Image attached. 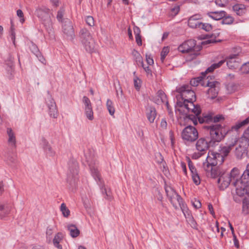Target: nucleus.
I'll return each instance as SVG.
<instances>
[{"mask_svg": "<svg viewBox=\"0 0 249 249\" xmlns=\"http://www.w3.org/2000/svg\"><path fill=\"white\" fill-rule=\"evenodd\" d=\"M203 127L209 134V136L207 138L209 140L210 145L212 147L217 144L229 133L228 128L225 125L223 126L219 124L206 125Z\"/></svg>", "mask_w": 249, "mask_h": 249, "instance_id": "1", "label": "nucleus"}, {"mask_svg": "<svg viewBox=\"0 0 249 249\" xmlns=\"http://www.w3.org/2000/svg\"><path fill=\"white\" fill-rule=\"evenodd\" d=\"M35 14L40 19L48 33L50 40L55 39L54 32L53 27V23L51 18V13L48 8L45 7H38L35 11Z\"/></svg>", "mask_w": 249, "mask_h": 249, "instance_id": "2", "label": "nucleus"}, {"mask_svg": "<svg viewBox=\"0 0 249 249\" xmlns=\"http://www.w3.org/2000/svg\"><path fill=\"white\" fill-rule=\"evenodd\" d=\"M239 170L237 168H233L230 173L225 172V173H223L217 180L219 189L221 190H225L231 183L236 188L239 187L241 186L240 183H234L235 182L240 180V178H239Z\"/></svg>", "mask_w": 249, "mask_h": 249, "instance_id": "3", "label": "nucleus"}, {"mask_svg": "<svg viewBox=\"0 0 249 249\" xmlns=\"http://www.w3.org/2000/svg\"><path fill=\"white\" fill-rule=\"evenodd\" d=\"M196 42L194 39L187 40L178 46V50L182 53H191L194 55L193 57H196L199 54L198 52L202 48L201 45H197Z\"/></svg>", "mask_w": 249, "mask_h": 249, "instance_id": "4", "label": "nucleus"}, {"mask_svg": "<svg viewBox=\"0 0 249 249\" xmlns=\"http://www.w3.org/2000/svg\"><path fill=\"white\" fill-rule=\"evenodd\" d=\"M177 91L179 95L177 96V101L181 99V103H187L190 101H196V94L191 89L190 86L184 85L177 89Z\"/></svg>", "mask_w": 249, "mask_h": 249, "instance_id": "5", "label": "nucleus"}, {"mask_svg": "<svg viewBox=\"0 0 249 249\" xmlns=\"http://www.w3.org/2000/svg\"><path fill=\"white\" fill-rule=\"evenodd\" d=\"M212 77L208 76L206 79L202 81V86L209 87L207 91L208 97L212 99H214L217 95L220 89V83L216 81H211Z\"/></svg>", "mask_w": 249, "mask_h": 249, "instance_id": "6", "label": "nucleus"}, {"mask_svg": "<svg viewBox=\"0 0 249 249\" xmlns=\"http://www.w3.org/2000/svg\"><path fill=\"white\" fill-rule=\"evenodd\" d=\"M90 171L92 177L100 187L102 194L105 196V198L107 200H110L112 198L111 192L109 190L107 191V190L105 188L104 181L98 169L95 168L94 167H93L90 168Z\"/></svg>", "mask_w": 249, "mask_h": 249, "instance_id": "7", "label": "nucleus"}, {"mask_svg": "<svg viewBox=\"0 0 249 249\" xmlns=\"http://www.w3.org/2000/svg\"><path fill=\"white\" fill-rule=\"evenodd\" d=\"M182 139L189 142H194L198 138L197 129L192 125L185 127L181 132Z\"/></svg>", "mask_w": 249, "mask_h": 249, "instance_id": "8", "label": "nucleus"}, {"mask_svg": "<svg viewBox=\"0 0 249 249\" xmlns=\"http://www.w3.org/2000/svg\"><path fill=\"white\" fill-rule=\"evenodd\" d=\"M78 180V165L76 161L69 163V171L67 175V181L71 185L74 184Z\"/></svg>", "mask_w": 249, "mask_h": 249, "instance_id": "9", "label": "nucleus"}, {"mask_svg": "<svg viewBox=\"0 0 249 249\" xmlns=\"http://www.w3.org/2000/svg\"><path fill=\"white\" fill-rule=\"evenodd\" d=\"M45 101L49 109L50 116L53 118H57L58 115L57 107L54 99L50 94L49 91L47 92V95L45 98Z\"/></svg>", "mask_w": 249, "mask_h": 249, "instance_id": "10", "label": "nucleus"}, {"mask_svg": "<svg viewBox=\"0 0 249 249\" xmlns=\"http://www.w3.org/2000/svg\"><path fill=\"white\" fill-rule=\"evenodd\" d=\"M201 113V109L199 105H197L195 109L192 108L190 110L185 112V118L191 120L194 125L197 124V119Z\"/></svg>", "mask_w": 249, "mask_h": 249, "instance_id": "11", "label": "nucleus"}, {"mask_svg": "<svg viewBox=\"0 0 249 249\" xmlns=\"http://www.w3.org/2000/svg\"><path fill=\"white\" fill-rule=\"evenodd\" d=\"M63 32L68 39L72 40L74 36V32L72 22L67 19L63 23L62 26Z\"/></svg>", "mask_w": 249, "mask_h": 249, "instance_id": "12", "label": "nucleus"}, {"mask_svg": "<svg viewBox=\"0 0 249 249\" xmlns=\"http://www.w3.org/2000/svg\"><path fill=\"white\" fill-rule=\"evenodd\" d=\"M210 146H212L210 145L209 140L208 139L207 137L199 138L198 139L196 144V150L200 152H203L204 153L207 151Z\"/></svg>", "mask_w": 249, "mask_h": 249, "instance_id": "13", "label": "nucleus"}, {"mask_svg": "<svg viewBox=\"0 0 249 249\" xmlns=\"http://www.w3.org/2000/svg\"><path fill=\"white\" fill-rule=\"evenodd\" d=\"M27 45L32 53L35 55L39 61L44 64L45 62V59L42 55L37 45L32 41H30Z\"/></svg>", "mask_w": 249, "mask_h": 249, "instance_id": "14", "label": "nucleus"}, {"mask_svg": "<svg viewBox=\"0 0 249 249\" xmlns=\"http://www.w3.org/2000/svg\"><path fill=\"white\" fill-rule=\"evenodd\" d=\"M204 169L206 172L207 176L211 177L213 178L217 177H219V178L223 173H225V172L221 171L219 167L216 166H208L204 168Z\"/></svg>", "mask_w": 249, "mask_h": 249, "instance_id": "15", "label": "nucleus"}, {"mask_svg": "<svg viewBox=\"0 0 249 249\" xmlns=\"http://www.w3.org/2000/svg\"><path fill=\"white\" fill-rule=\"evenodd\" d=\"M237 54L230 55L227 58V65L230 69H236L239 67V61Z\"/></svg>", "mask_w": 249, "mask_h": 249, "instance_id": "16", "label": "nucleus"}, {"mask_svg": "<svg viewBox=\"0 0 249 249\" xmlns=\"http://www.w3.org/2000/svg\"><path fill=\"white\" fill-rule=\"evenodd\" d=\"M165 190L167 196L169 199L170 201L173 204L174 207H177L175 206L176 201H177L178 197H181L173 188L171 187H165Z\"/></svg>", "mask_w": 249, "mask_h": 249, "instance_id": "17", "label": "nucleus"}, {"mask_svg": "<svg viewBox=\"0 0 249 249\" xmlns=\"http://www.w3.org/2000/svg\"><path fill=\"white\" fill-rule=\"evenodd\" d=\"M201 18V16L199 14H196L191 16L188 20V26L193 29L198 28L200 23L199 20Z\"/></svg>", "mask_w": 249, "mask_h": 249, "instance_id": "18", "label": "nucleus"}, {"mask_svg": "<svg viewBox=\"0 0 249 249\" xmlns=\"http://www.w3.org/2000/svg\"><path fill=\"white\" fill-rule=\"evenodd\" d=\"M233 10L239 16L245 17L248 14L249 10L246 6L242 4H236L233 6Z\"/></svg>", "mask_w": 249, "mask_h": 249, "instance_id": "19", "label": "nucleus"}, {"mask_svg": "<svg viewBox=\"0 0 249 249\" xmlns=\"http://www.w3.org/2000/svg\"><path fill=\"white\" fill-rule=\"evenodd\" d=\"M248 146L246 145L245 143H240L239 146L235 148V155L237 159H241L245 154H246L247 147Z\"/></svg>", "mask_w": 249, "mask_h": 249, "instance_id": "20", "label": "nucleus"}, {"mask_svg": "<svg viewBox=\"0 0 249 249\" xmlns=\"http://www.w3.org/2000/svg\"><path fill=\"white\" fill-rule=\"evenodd\" d=\"M249 123V116L246 119L241 121H238L235 124L232 125L231 128H228L229 130V133L232 131H238L240 128L246 125Z\"/></svg>", "mask_w": 249, "mask_h": 249, "instance_id": "21", "label": "nucleus"}, {"mask_svg": "<svg viewBox=\"0 0 249 249\" xmlns=\"http://www.w3.org/2000/svg\"><path fill=\"white\" fill-rule=\"evenodd\" d=\"M146 117L150 123H153L157 116L156 108L154 107L150 106L146 108Z\"/></svg>", "mask_w": 249, "mask_h": 249, "instance_id": "22", "label": "nucleus"}, {"mask_svg": "<svg viewBox=\"0 0 249 249\" xmlns=\"http://www.w3.org/2000/svg\"><path fill=\"white\" fill-rule=\"evenodd\" d=\"M79 36L82 43L92 38V36L86 28H82L79 32Z\"/></svg>", "mask_w": 249, "mask_h": 249, "instance_id": "23", "label": "nucleus"}, {"mask_svg": "<svg viewBox=\"0 0 249 249\" xmlns=\"http://www.w3.org/2000/svg\"><path fill=\"white\" fill-rule=\"evenodd\" d=\"M234 183H240L241 185L245 186H249V171L245 170L240 178V180L235 182Z\"/></svg>", "mask_w": 249, "mask_h": 249, "instance_id": "24", "label": "nucleus"}, {"mask_svg": "<svg viewBox=\"0 0 249 249\" xmlns=\"http://www.w3.org/2000/svg\"><path fill=\"white\" fill-rule=\"evenodd\" d=\"M7 133L8 136V142L9 144L15 148L16 147V139L15 134L11 128H7Z\"/></svg>", "mask_w": 249, "mask_h": 249, "instance_id": "25", "label": "nucleus"}, {"mask_svg": "<svg viewBox=\"0 0 249 249\" xmlns=\"http://www.w3.org/2000/svg\"><path fill=\"white\" fill-rule=\"evenodd\" d=\"M82 43L87 52L91 53L95 51V42L93 38Z\"/></svg>", "mask_w": 249, "mask_h": 249, "instance_id": "26", "label": "nucleus"}, {"mask_svg": "<svg viewBox=\"0 0 249 249\" xmlns=\"http://www.w3.org/2000/svg\"><path fill=\"white\" fill-rule=\"evenodd\" d=\"M195 101H190L187 103H181L180 100L177 101V105L180 107H184L187 111L190 110L192 108L195 109L197 105H195L194 102Z\"/></svg>", "mask_w": 249, "mask_h": 249, "instance_id": "27", "label": "nucleus"}, {"mask_svg": "<svg viewBox=\"0 0 249 249\" xmlns=\"http://www.w3.org/2000/svg\"><path fill=\"white\" fill-rule=\"evenodd\" d=\"M208 15L212 18L216 20H219L224 18L227 15V13L224 11H215L209 13Z\"/></svg>", "mask_w": 249, "mask_h": 249, "instance_id": "28", "label": "nucleus"}, {"mask_svg": "<svg viewBox=\"0 0 249 249\" xmlns=\"http://www.w3.org/2000/svg\"><path fill=\"white\" fill-rule=\"evenodd\" d=\"M233 145L234 144H230L228 146H220L217 152L222 156L225 159L228 156Z\"/></svg>", "mask_w": 249, "mask_h": 249, "instance_id": "29", "label": "nucleus"}, {"mask_svg": "<svg viewBox=\"0 0 249 249\" xmlns=\"http://www.w3.org/2000/svg\"><path fill=\"white\" fill-rule=\"evenodd\" d=\"M225 62V60H221L217 63H214L212 64L210 67L208 68L204 72H202V76L205 78L207 73L213 71L214 69L221 66Z\"/></svg>", "mask_w": 249, "mask_h": 249, "instance_id": "30", "label": "nucleus"}, {"mask_svg": "<svg viewBox=\"0 0 249 249\" xmlns=\"http://www.w3.org/2000/svg\"><path fill=\"white\" fill-rule=\"evenodd\" d=\"M247 186L241 185L239 187H237L236 189V193L238 195L241 196L245 194L246 196L248 197V199L249 200V187L247 188Z\"/></svg>", "mask_w": 249, "mask_h": 249, "instance_id": "31", "label": "nucleus"}, {"mask_svg": "<svg viewBox=\"0 0 249 249\" xmlns=\"http://www.w3.org/2000/svg\"><path fill=\"white\" fill-rule=\"evenodd\" d=\"M213 116L211 114H202V117L199 116L197 121L200 124L206 123L209 124L210 123H213ZM209 125V124H208Z\"/></svg>", "mask_w": 249, "mask_h": 249, "instance_id": "32", "label": "nucleus"}, {"mask_svg": "<svg viewBox=\"0 0 249 249\" xmlns=\"http://www.w3.org/2000/svg\"><path fill=\"white\" fill-rule=\"evenodd\" d=\"M240 143H245L246 145H249V126L245 130L242 136L239 139Z\"/></svg>", "mask_w": 249, "mask_h": 249, "instance_id": "33", "label": "nucleus"}, {"mask_svg": "<svg viewBox=\"0 0 249 249\" xmlns=\"http://www.w3.org/2000/svg\"><path fill=\"white\" fill-rule=\"evenodd\" d=\"M217 162L214 160L213 156L211 155H208L206 159V161L203 163V168L206 167H215L217 165Z\"/></svg>", "mask_w": 249, "mask_h": 249, "instance_id": "34", "label": "nucleus"}, {"mask_svg": "<svg viewBox=\"0 0 249 249\" xmlns=\"http://www.w3.org/2000/svg\"><path fill=\"white\" fill-rule=\"evenodd\" d=\"M62 234H55L53 239V245L58 249H62V246L59 244V243L63 240V238L62 236H60Z\"/></svg>", "mask_w": 249, "mask_h": 249, "instance_id": "35", "label": "nucleus"}, {"mask_svg": "<svg viewBox=\"0 0 249 249\" xmlns=\"http://www.w3.org/2000/svg\"><path fill=\"white\" fill-rule=\"evenodd\" d=\"M211 155L213 156L214 160L217 162V165L222 164L225 160L224 158L218 152H212Z\"/></svg>", "mask_w": 249, "mask_h": 249, "instance_id": "36", "label": "nucleus"}, {"mask_svg": "<svg viewBox=\"0 0 249 249\" xmlns=\"http://www.w3.org/2000/svg\"><path fill=\"white\" fill-rule=\"evenodd\" d=\"M132 54L133 55L137 64H140L142 67H143L142 58L139 53L134 50L132 52Z\"/></svg>", "mask_w": 249, "mask_h": 249, "instance_id": "37", "label": "nucleus"}, {"mask_svg": "<svg viewBox=\"0 0 249 249\" xmlns=\"http://www.w3.org/2000/svg\"><path fill=\"white\" fill-rule=\"evenodd\" d=\"M206 79V78H205L203 76L191 79L190 81V85L193 87H196L199 85V84H200L202 85V81Z\"/></svg>", "mask_w": 249, "mask_h": 249, "instance_id": "38", "label": "nucleus"}, {"mask_svg": "<svg viewBox=\"0 0 249 249\" xmlns=\"http://www.w3.org/2000/svg\"><path fill=\"white\" fill-rule=\"evenodd\" d=\"M242 212L245 214L249 213V200L247 197H245L242 202Z\"/></svg>", "mask_w": 249, "mask_h": 249, "instance_id": "39", "label": "nucleus"}, {"mask_svg": "<svg viewBox=\"0 0 249 249\" xmlns=\"http://www.w3.org/2000/svg\"><path fill=\"white\" fill-rule=\"evenodd\" d=\"M10 212V209L8 207H5L3 205H0V216L3 219L5 216L8 214Z\"/></svg>", "mask_w": 249, "mask_h": 249, "instance_id": "40", "label": "nucleus"}, {"mask_svg": "<svg viewBox=\"0 0 249 249\" xmlns=\"http://www.w3.org/2000/svg\"><path fill=\"white\" fill-rule=\"evenodd\" d=\"M157 97L159 98L163 103H165L166 105H168V102L167 99L166 95L162 90H158L157 93Z\"/></svg>", "mask_w": 249, "mask_h": 249, "instance_id": "41", "label": "nucleus"}, {"mask_svg": "<svg viewBox=\"0 0 249 249\" xmlns=\"http://www.w3.org/2000/svg\"><path fill=\"white\" fill-rule=\"evenodd\" d=\"M182 212L183 213L185 217H186L185 212H188V209L187 208L186 204L183 200V199L181 197H178V199L177 200Z\"/></svg>", "mask_w": 249, "mask_h": 249, "instance_id": "42", "label": "nucleus"}, {"mask_svg": "<svg viewBox=\"0 0 249 249\" xmlns=\"http://www.w3.org/2000/svg\"><path fill=\"white\" fill-rule=\"evenodd\" d=\"M198 29H202L206 32H209L212 30V26L209 23H205L200 22Z\"/></svg>", "mask_w": 249, "mask_h": 249, "instance_id": "43", "label": "nucleus"}, {"mask_svg": "<svg viewBox=\"0 0 249 249\" xmlns=\"http://www.w3.org/2000/svg\"><path fill=\"white\" fill-rule=\"evenodd\" d=\"M60 210L64 217H68L70 215V211L66 207V205L65 203H63L61 204Z\"/></svg>", "mask_w": 249, "mask_h": 249, "instance_id": "44", "label": "nucleus"}, {"mask_svg": "<svg viewBox=\"0 0 249 249\" xmlns=\"http://www.w3.org/2000/svg\"><path fill=\"white\" fill-rule=\"evenodd\" d=\"M85 113L89 120L91 121L93 119V112L92 107L85 108Z\"/></svg>", "mask_w": 249, "mask_h": 249, "instance_id": "45", "label": "nucleus"}, {"mask_svg": "<svg viewBox=\"0 0 249 249\" xmlns=\"http://www.w3.org/2000/svg\"><path fill=\"white\" fill-rule=\"evenodd\" d=\"M107 110L111 115H113L115 112V108L113 106V103L110 99H107Z\"/></svg>", "mask_w": 249, "mask_h": 249, "instance_id": "46", "label": "nucleus"}, {"mask_svg": "<svg viewBox=\"0 0 249 249\" xmlns=\"http://www.w3.org/2000/svg\"><path fill=\"white\" fill-rule=\"evenodd\" d=\"M188 163L189 169L191 172L192 176L195 175V174H198L196 169L193 165V162L189 158H188Z\"/></svg>", "mask_w": 249, "mask_h": 249, "instance_id": "47", "label": "nucleus"}, {"mask_svg": "<svg viewBox=\"0 0 249 249\" xmlns=\"http://www.w3.org/2000/svg\"><path fill=\"white\" fill-rule=\"evenodd\" d=\"M169 52V48L167 47H164L160 53V60L163 62L168 53Z\"/></svg>", "mask_w": 249, "mask_h": 249, "instance_id": "48", "label": "nucleus"}, {"mask_svg": "<svg viewBox=\"0 0 249 249\" xmlns=\"http://www.w3.org/2000/svg\"><path fill=\"white\" fill-rule=\"evenodd\" d=\"M67 228L70 233H80V231L75 225H69L68 226Z\"/></svg>", "mask_w": 249, "mask_h": 249, "instance_id": "49", "label": "nucleus"}, {"mask_svg": "<svg viewBox=\"0 0 249 249\" xmlns=\"http://www.w3.org/2000/svg\"><path fill=\"white\" fill-rule=\"evenodd\" d=\"M233 21V19L232 17L230 16H226L222 18V20L221 21L222 24H231Z\"/></svg>", "mask_w": 249, "mask_h": 249, "instance_id": "50", "label": "nucleus"}, {"mask_svg": "<svg viewBox=\"0 0 249 249\" xmlns=\"http://www.w3.org/2000/svg\"><path fill=\"white\" fill-rule=\"evenodd\" d=\"M82 101L85 105V108L92 107L91 103L89 99L87 96H84L83 97Z\"/></svg>", "mask_w": 249, "mask_h": 249, "instance_id": "51", "label": "nucleus"}, {"mask_svg": "<svg viewBox=\"0 0 249 249\" xmlns=\"http://www.w3.org/2000/svg\"><path fill=\"white\" fill-rule=\"evenodd\" d=\"M14 58L12 56L11 54H9L5 60V62L6 64L10 67V68H12L13 63H14Z\"/></svg>", "mask_w": 249, "mask_h": 249, "instance_id": "52", "label": "nucleus"}, {"mask_svg": "<svg viewBox=\"0 0 249 249\" xmlns=\"http://www.w3.org/2000/svg\"><path fill=\"white\" fill-rule=\"evenodd\" d=\"M83 201L84 206L86 209L88 210L90 209L91 208V202L87 197L83 198Z\"/></svg>", "mask_w": 249, "mask_h": 249, "instance_id": "53", "label": "nucleus"}, {"mask_svg": "<svg viewBox=\"0 0 249 249\" xmlns=\"http://www.w3.org/2000/svg\"><path fill=\"white\" fill-rule=\"evenodd\" d=\"M224 120V116L222 115L218 114L213 117V123L214 124H217V123L220 122Z\"/></svg>", "mask_w": 249, "mask_h": 249, "instance_id": "54", "label": "nucleus"}, {"mask_svg": "<svg viewBox=\"0 0 249 249\" xmlns=\"http://www.w3.org/2000/svg\"><path fill=\"white\" fill-rule=\"evenodd\" d=\"M241 71L243 73H245L249 72V62L242 65L241 67Z\"/></svg>", "mask_w": 249, "mask_h": 249, "instance_id": "55", "label": "nucleus"}, {"mask_svg": "<svg viewBox=\"0 0 249 249\" xmlns=\"http://www.w3.org/2000/svg\"><path fill=\"white\" fill-rule=\"evenodd\" d=\"M141 81L138 77H136L134 79V87L137 90H139L141 87Z\"/></svg>", "mask_w": 249, "mask_h": 249, "instance_id": "56", "label": "nucleus"}, {"mask_svg": "<svg viewBox=\"0 0 249 249\" xmlns=\"http://www.w3.org/2000/svg\"><path fill=\"white\" fill-rule=\"evenodd\" d=\"M180 10V6L179 5H175L173 8H172L171 9V14L173 16H176Z\"/></svg>", "mask_w": 249, "mask_h": 249, "instance_id": "57", "label": "nucleus"}, {"mask_svg": "<svg viewBox=\"0 0 249 249\" xmlns=\"http://www.w3.org/2000/svg\"><path fill=\"white\" fill-rule=\"evenodd\" d=\"M86 22L89 26H93L94 25V18L92 16H88L86 18Z\"/></svg>", "mask_w": 249, "mask_h": 249, "instance_id": "58", "label": "nucleus"}, {"mask_svg": "<svg viewBox=\"0 0 249 249\" xmlns=\"http://www.w3.org/2000/svg\"><path fill=\"white\" fill-rule=\"evenodd\" d=\"M192 203L193 206L196 208V209H199L201 208V203L200 202V201L196 198H194L193 200H192Z\"/></svg>", "mask_w": 249, "mask_h": 249, "instance_id": "59", "label": "nucleus"}, {"mask_svg": "<svg viewBox=\"0 0 249 249\" xmlns=\"http://www.w3.org/2000/svg\"><path fill=\"white\" fill-rule=\"evenodd\" d=\"M8 164H15L17 163V159L15 157L11 156H8L6 158Z\"/></svg>", "mask_w": 249, "mask_h": 249, "instance_id": "60", "label": "nucleus"}, {"mask_svg": "<svg viewBox=\"0 0 249 249\" xmlns=\"http://www.w3.org/2000/svg\"><path fill=\"white\" fill-rule=\"evenodd\" d=\"M192 177L193 181L196 185H198L200 184V177H199V176L198 175V174H195V175L192 176Z\"/></svg>", "mask_w": 249, "mask_h": 249, "instance_id": "61", "label": "nucleus"}, {"mask_svg": "<svg viewBox=\"0 0 249 249\" xmlns=\"http://www.w3.org/2000/svg\"><path fill=\"white\" fill-rule=\"evenodd\" d=\"M44 151L49 156L53 157L55 155V152L53 150L51 146L46 148Z\"/></svg>", "mask_w": 249, "mask_h": 249, "instance_id": "62", "label": "nucleus"}, {"mask_svg": "<svg viewBox=\"0 0 249 249\" xmlns=\"http://www.w3.org/2000/svg\"><path fill=\"white\" fill-rule=\"evenodd\" d=\"M63 13H64V11L62 9L59 10L57 12L56 18L60 22L62 21L63 17Z\"/></svg>", "mask_w": 249, "mask_h": 249, "instance_id": "63", "label": "nucleus"}, {"mask_svg": "<svg viewBox=\"0 0 249 249\" xmlns=\"http://www.w3.org/2000/svg\"><path fill=\"white\" fill-rule=\"evenodd\" d=\"M41 144L44 150H45L46 148L51 146L49 144L48 142L44 138L42 139Z\"/></svg>", "mask_w": 249, "mask_h": 249, "instance_id": "64", "label": "nucleus"}]
</instances>
